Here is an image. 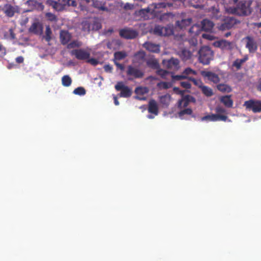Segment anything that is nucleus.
<instances>
[{
  "label": "nucleus",
  "mask_w": 261,
  "mask_h": 261,
  "mask_svg": "<svg viewBox=\"0 0 261 261\" xmlns=\"http://www.w3.org/2000/svg\"><path fill=\"white\" fill-rule=\"evenodd\" d=\"M251 0L241 1L239 3L236 7L229 8L227 9L228 13L236 14L239 15H248L251 12Z\"/></svg>",
  "instance_id": "nucleus-1"
},
{
  "label": "nucleus",
  "mask_w": 261,
  "mask_h": 261,
  "mask_svg": "<svg viewBox=\"0 0 261 261\" xmlns=\"http://www.w3.org/2000/svg\"><path fill=\"white\" fill-rule=\"evenodd\" d=\"M166 6V4L164 3L153 4L146 9L140 10L138 12V14L144 19H148L153 17L156 13L158 12L156 10L157 9L165 8Z\"/></svg>",
  "instance_id": "nucleus-2"
},
{
  "label": "nucleus",
  "mask_w": 261,
  "mask_h": 261,
  "mask_svg": "<svg viewBox=\"0 0 261 261\" xmlns=\"http://www.w3.org/2000/svg\"><path fill=\"white\" fill-rule=\"evenodd\" d=\"M199 61L203 64H208L213 59V53L208 46H203L198 51Z\"/></svg>",
  "instance_id": "nucleus-3"
},
{
  "label": "nucleus",
  "mask_w": 261,
  "mask_h": 261,
  "mask_svg": "<svg viewBox=\"0 0 261 261\" xmlns=\"http://www.w3.org/2000/svg\"><path fill=\"white\" fill-rule=\"evenodd\" d=\"M245 42V47L248 49L249 53H254L258 48V45L255 39L250 36H248L244 38Z\"/></svg>",
  "instance_id": "nucleus-4"
},
{
  "label": "nucleus",
  "mask_w": 261,
  "mask_h": 261,
  "mask_svg": "<svg viewBox=\"0 0 261 261\" xmlns=\"http://www.w3.org/2000/svg\"><path fill=\"white\" fill-rule=\"evenodd\" d=\"M213 44L215 47H219L223 50H231L235 47L234 42L228 41L225 39L215 41Z\"/></svg>",
  "instance_id": "nucleus-5"
},
{
  "label": "nucleus",
  "mask_w": 261,
  "mask_h": 261,
  "mask_svg": "<svg viewBox=\"0 0 261 261\" xmlns=\"http://www.w3.org/2000/svg\"><path fill=\"white\" fill-rule=\"evenodd\" d=\"M247 110L252 111L254 113L261 112V101L249 100L246 101L244 103Z\"/></svg>",
  "instance_id": "nucleus-6"
},
{
  "label": "nucleus",
  "mask_w": 261,
  "mask_h": 261,
  "mask_svg": "<svg viewBox=\"0 0 261 261\" xmlns=\"http://www.w3.org/2000/svg\"><path fill=\"white\" fill-rule=\"evenodd\" d=\"M117 91H120V93L119 95L122 97H129L131 96L132 90L128 87L125 86L122 82H118L115 86Z\"/></svg>",
  "instance_id": "nucleus-7"
},
{
  "label": "nucleus",
  "mask_w": 261,
  "mask_h": 261,
  "mask_svg": "<svg viewBox=\"0 0 261 261\" xmlns=\"http://www.w3.org/2000/svg\"><path fill=\"white\" fill-rule=\"evenodd\" d=\"M154 33L160 36H169L173 34V28L171 26L156 25L154 29Z\"/></svg>",
  "instance_id": "nucleus-8"
},
{
  "label": "nucleus",
  "mask_w": 261,
  "mask_h": 261,
  "mask_svg": "<svg viewBox=\"0 0 261 261\" xmlns=\"http://www.w3.org/2000/svg\"><path fill=\"white\" fill-rule=\"evenodd\" d=\"M201 31L202 30L200 24H196L192 26L189 31V33L191 36L193 38L189 41L190 44L194 46L197 44V40L195 39L194 37L199 35Z\"/></svg>",
  "instance_id": "nucleus-9"
},
{
  "label": "nucleus",
  "mask_w": 261,
  "mask_h": 261,
  "mask_svg": "<svg viewBox=\"0 0 261 261\" xmlns=\"http://www.w3.org/2000/svg\"><path fill=\"white\" fill-rule=\"evenodd\" d=\"M72 55L75 56L76 59L78 60H87L90 58V53L89 51H88L84 49H74L71 51Z\"/></svg>",
  "instance_id": "nucleus-10"
},
{
  "label": "nucleus",
  "mask_w": 261,
  "mask_h": 261,
  "mask_svg": "<svg viewBox=\"0 0 261 261\" xmlns=\"http://www.w3.org/2000/svg\"><path fill=\"white\" fill-rule=\"evenodd\" d=\"M119 35L121 37L127 39H132L136 38L138 35L137 32L132 29L125 28L119 31Z\"/></svg>",
  "instance_id": "nucleus-11"
},
{
  "label": "nucleus",
  "mask_w": 261,
  "mask_h": 261,
  "mask_svg": "<svg viewBox=\"0 0 261 261\" xmlns=\"http://www.w3.org/2000/svg\"><path fill=\"white\" fill-rule=\"evenodd\" d=\"M196 73L197 72L196 71L190 68H187L184 70L181 75L172 76V79L173 81H179L184 79L188 78V76L189 75H195Z\"/></svg>",
  "instance_id": "nucleus-12"
},
{
  "label": "nucleus",
  "mask_w": 261,
  "mask_h": 261,
  "mask_svg": "<svg viewBox=\"0 0 261 261\" xmlns=\"http://www.w3.org/2000/svg\"><path fill=\"white\" fill-rule=\"evenodd\" d=\"M227 116L225 115H221L220 114H212L206 115L204 117H203L201 118L202 121H226L227 119Z\"/></svg>",
  "instance_id": "nucleus-13"
},
{
  "label": "nucleus",
  "mask_w": 261,
  "mask_h": 261,
  "mask_svg": "<svg viewBox=\"0 0 261 261\" xmlns=\"http://www.w3.org/2000/svg\"><path fill=\"white\" fill-rule=\"evenodd\" d=\"M163 64L165 67L170 69H177L178 68L179 60L172 58L169 60H164Z\"/></svg>",
  "instance_id": "nucleus-14"
},
{
  "label": "nucleus",
  "mask_w": 261,
  "mask_h": 261,
  "mask_svg": "<svg viewBox=\"0 0 261 261\" xmlns=\"http://www.w3.org/2000/svg\"><path fill=\"white\" fill-rule=\"evenodd\" d=\"M126 73L128 75L132 76L135 78H140L143 76V72L138 68L129 66L127 67Z\"/></svg>",
  "instance_id": "nucleus-15"
},
{
  "label": "nucleus",
  "mask_w": 261,
  "mask_h": 261,
  "mask_svg": "<svg viewBox=\"0 0 261 261\" xmlns=\"http://www.w3.org/2000/svg\"><path fill=\"white\" fill-rule=\"evenodd\" d=\"M201 75L203 77L207 78L209 81L214 83H218L220 81V78L219 76L214 72L211 71H203L201 72Z\"/></svg>",
  "instance_id": "nucleus-16"
},
{
  "label": "nucleus",
  "mask_w": 261,
  "mask_h": 261,
  "mask_svg": "<svg viewBox=\"0 0 261 261\" xmlns=\"http://www.w3.org/2000/svg\"><path fill=\"white\" fill-rule=\"evenodd\" d=\"M26 4L30 7L32 10L36 9L39 11H42L44 9V6L42 4L36 0H28Z\"/></svg>",
  "instance_id": "nucleus-17"
},
{
  "label": "nucleus",
  "mask_w": 261,
  "mask_h": 261,
  "mask_svg": "<svg viewBox=\"0 0 261 261\" xmlns=\"http://www.w3.org/2000/svg\"><path fill=\"white\" fill-rule=\"evenodd\" d=\"M60 38L62 44H67L71 39V35L67 31L61 30Z\"/></svg>",
  "instance_id": "nucleus-18"
},
{
  "label": "nucleus",
  "mask_w": 261,
  "mask_h": 261,
  "mask_svg": "<svg viewBox=\"0 0 261 261\" xmlns=\"http://www.w3.org/2000/svg\"><path fill=\"white\" fill-rule=\"evenodd\" d=\"M143 47L150 52L157 53L160 51V45L151 42H145L143 44Z\"/></svg>",
  "instance_id": "nucleus-19"
},
{
  "label": "nucleus",
  "mask_w": 261,
  "mask_h": 261,
  "mask_svg": "<svg viewBox=\"0 0 261 261\" xmlns=\"http://www.w3.org/2000/svg\"><path fill=\"white\" fill-rule=\"evenodd\" d=\"M214 23L211 20L205 19L201 22L200 26L202 31L210 32L214 27Z\"/></svg>",
  "instance_id": "nucleus-20"
},
{
  "label": "nucleus",
  "mask_w": 261,
  "mask_h": 261,
  "mask_svg": "<svg viewBox=\"0 0 261 261\" xmlns=\"http://www.w3.org/2000/svg\"><path fill=\"white\" fill-rule=\"evenodd\" d=\"M43 30L42 26L39 22H34L29 29L31 33L35 34L40 35L42 33Z\"/></svg>",
  "instance_id": "nucleus-21"
},
{
  "label": "nucleus",
  "mask_w": 261,
  "mask_h": 261,
  "mask_svg": "<svg viewBox=\"0 0 261 261\" xmlns=\"http://www.w3.org/2000/svg\"><path fill=\"white\" fill-rule=\"evenodd\" d=\"M18 11L17 7H14L10 5H6L4 8L5 14L8 17H12Z\"/></svg>",
  "instance_id": "nucleus-22"
},
{
  "label": "nucleus",
  "mask_w": 261,
  "mask_h": 261,
  "mask_svg": "<svg viewBox=\"0 0 261 261\" xmlns=\"http://www.w3.org/2000/svg\"><path fill=\"white\" fill-rule=\"evenodd\" d=\"M148 110L149 113L154 115V116L158 115V106L156 102L154 100H151L149 101Z\"/></svg>",
  "instance_id": "nucleus-23"
},
{
  "label": "nucleus",
  "mask_w": 261,
  "mask_h": 261,
  "mask_svg": "<svg viewBox=\"0 0 261 261\" xmlns=\"http://www.w3.org/2000/svg\"><path fill=\"white\" fill-rule=\"evenodd\" d=\"M248 59L247 56H245L242 59H237L233 63L232 66L236 68L237 70L240 69L242 65Z\"/></svg>",
  "instance_id": "nucleus-24"
},
{
  "label": "nucleus",
  "mask_w": 261,
  "mask_h": 261,
  "mask_svg": "<svg viewBox=\"0 0 261 261\" xmlns=\"http://www.w3.org/2000/svg\"><path fill=\"white\" fill-rule=\"evenodd\" d=\"M192 22V19L188 18L187 19H183L181 21H177L176 25L181 29L185 28L186 27L189 25Z\"/></svg>",
  "instance_id": "nucleus-25"
},
{
  "label": "nucleus",
  "mask_w": 261,
  "mask_h": 261,
  "mask_svg": "<svg viewBox=\"0 0 261 261\" xmlns=\"http://www.w3.org/2000/svg\"><path fill=\"white\" fill-rule=\"evenodd\" d=\"M179 55L183 60L187 61L191 58L192 54L189 50L183 49L179 52Z\"/></svg>",
  "instance_id": "nucleus-26"
},
{
  "label": "nucleus",
  "mask_w": 261,
  "mask_h": 261,
  "mask_svg": "<svg viewBox=\"0 0 261 261\" xmlns=\"http://www.w3.org/2000/svg\"><path fill=\"white\" fill-rule=\"evenodd\" d=\"M221 101L227 107L230 108L232 106L233 101L228 95L223 96L221 98Z\"/></svg>",
  "instance_id": "nucleus-27"
},
{
  "label": "nucleus",
  "mask_w": 261,
  "mask_h": 261,
  "mask_svg": "<svg viewBox=\"0 0 261 261\" xmlns=\"http://www.w3.org/2000/svg\"><path fill=\"white\" fill-rule=\"evenodd\" d=\"M161 103H162L164 107H167L170 102V96L166 94L161 96L160 98Z\"/></svg>",
  "instance_id": "nucleus-28"
},
{
  "label": "nucleus",
  "mask_w": 261,
  "mask_h": 261,
  "mask_svg": "<svg viewBox=\"0 0 261 261\" xmlns=\"http://www.w3.org/2000/svg\"><path fill=\"white\" fill-rule=\"evenodd\" d=\"M81 25L82 31L87 33L91 31L90 20H86L83 21Z\"/></svg>",
  "instance_id": "nucleus-29"
},
{
  "label": "nucleus",
  "mask_w": 261,
  "mask_h": 261,
  "mask_svg": "<svg viewBox=\"0 0 261 261\" xmlns=\"http://www.w3.org/2000/svg\"><path fill=\"white\" fill-rule=\"evenodd\" d=\"M157 74L161 76L163 79H167L168 77L172 76H174L172 74H171L170 72L167 71L166 70H163L161 69H158L156 71Z\"/></svg>",
  "instance_id": "nucleus-30"
},
{
  "label": "nucleus",
  "mask_w": 261,
  "mask_h": 261,
  "mask_svg": "<svg viewBox=\"0 0 261 261\" xmlns=\"http://www.w3.org/2000/svg\"><path fill=\"white\" fill-rule=\"evenodd\" d=\"M61 81L62 85L64 87H69L72 83V79L68 75H64Z\"/></svg>",
  "instance_id": "nucleus-31"
},
{
  "label": "nucleus",
  "mask_w": 261,
  "mask_h": 261,
  "mask_svg": "<svg viewBox=\"0 0 261 261\" xmlns=\"http://www.w3.org/2000/svg\"><path fill=\"white\" fill-rule=\"evenodd\" d=\"M91 31H96L101 28V24L96 19L90 20Z\"/></svg>",
  "instance_id": "nucleus-32"
},
{
  "label": "nucleus",
  "mask_w": 261,
  "mask_h": 261,
  "mask_svg": "<svg viewBox=\"0 0 261 261\" xmlns=\"http://www.w3.org/2000/svg\"><path fill=\"white\" fill-rule=\"evenodd\" d=\"M47 4L51 6L54 9L57 11H60L62 9L63 7L58 3L52 0H47Z\"/></svg>",
  "instance_id": "nucleus-33"
},
{
  "label": "nucleus",
  "mask_w": 261,
  "mask_h": 261,
  "mask_svg": "<svg viewBox=\"0 0 261 261\" xmlns=\"http://www.w3.org/2000/svg\"><path fill=\"white\" fill-rule=\"evenodd\" d=\"M224 22H225L226 28L229 29L231 28L237 23L236 20L232 17L226 18L224 20Z\"/></svg>",
  "instance_id": "nucleus-34"
},
{
  "label": "nucleus",
  "mask_w": 261,
  "mask_h": 261,
  "mask_svg": "<svg viewBox=\"0 0 261 261\" xmlns=\"http://www.w3.org/2000/svg\"><path fill=\"white\" fill-rule=\"evenodd\" d=\"M83 45L81 41L77 40L72 41L70 43H68L67 46L68 49L74 48L75 47H80Z\"/></svg>",
  "instance_id": "nucleus-35"
},
{
  "label": "nucleus",
  "mask_w": 261,
  "mask_h": 261,
  "mask_svg": "<svg viewBox=\"0 0 261 261\" xmlns=\"http://www.w3.org/2000/svg\"><path fill=\"white\" fill-rule=\"evenodd\" d=\"M217 88L220 91L222 92L229 93L231 91V87L226 84H219L217 86Z\"/></svg>",
  "instance_id": "nucleus-36"
},
{
  "label": "nucleus",
  "mask_w": 261,
  "mask_h": 261,
  "mask_svg": "<svg viewBox=\"0 0 261 261\" xmlns=\"http://www.w3.org/2000/svg\"><path fill=\"white\" fill-rule=\"evenodd\" d=\"M200 89L202 93L206 96H211L213 94V92L211 88L207 86L203 85Z\"/></svg>",
  "instance_id": "nucleus-37"
},
{
  "label": "nucleus",
  "mask_w": 261,
  "mask_h": 261,
  "mask_svg": "<svg viewBox=\"0 0 261 261\" xmlns=\"http://www.w3.org/2000/svg\"><path fill=\"white\" fill-rule=\"evenodd\" d=\"M172 83L171 82H160L158 84L157 86L160 89H167L172 87Z\"/></svg>",
  "instance_id": "nucleus-38"
},
{
  "label": "nucleus",
  "mask_w": 261,
  "mask_h": 261,
  "mask_svg": "<svg viewBox=\"0 0 261 261\" xmlns=\"http://www.w3.org/2000/svg\"><path fill=\"white\" fill-rule=\"evenodd\" d=\"M147 65L154 69H157L159 66V64L158 61L154 59H150L147 61Z\"/></svg>",
  "instance_id": "nucleus-39"
},
{
  "label": "nucleus",
  "mask_w": 261,
  "mask_h": 261,
  "mask_svg": "<svg viewBox=\"0 0 261 261\" xmlns=\"http://www.w3.org/2000/svg\"><path fill=\"white\" fill-rule=\"evenodd\" d=\"M137 95H144L148 92V89L146 87H138L135 90Z\"/></svg>",
  "instance_id": "nucleus-40"
},
{
  "label": "nucleus",
  "mask_w": 261,
  "mask_h": 261,
  "mask_svg": "<svg viewBox=\"0 0 261 261\" xmlns=\"http://www.w3.org/2000/svg\"><path fill=\"white\" fill-rule=\"evenodd\" d=\"M73 93L75 95L82 96L86 94V90L83 87H80L75 89L73 91Z\"/></svg>",
  "instance_id": "nucleus-41"
},
{
  "label": "nucleus",
  "mask_w": 261,
  "mask_h": 261,
  "mask_svg": "<svg viewBox=\"0 0 261 261\" xmlns=\"http://www.w3.org/2000/svg\"><path fill=\"white\" fill-rule=\"evenodd\" d=\"M192 113V110L191 109H185L178 113L179 117L183 119L185 115H191Z\"/></svg>",
  "instance_id": "nucleus-42"
},
{
  "label": "nucleus",
  "mask_w": 261,
  "mask_h": 261,
  "mask_svg": "<svg viewBox=\"0 0 261 261\" xmlns=\"http://www.w3.org/2000/svg\"><path fill=\"white\" fill-rule=\"evenodd\" d=\"M126 56V54L123 51H117L114 54V57L116 60H120Z\"/></svg>",
  "instance_id": "nucleus-43"
},
{
  "label": "nucleus",
  "mask_w": 261,
  "mask_h": 261,
  "mask_svg": "<svg viewBox=\"0 0 261 261\" xmlns=\"http://www.w3.org/2000/svg\"><path fill=\"white\" fill-rule=\"evenodd\" d=\"M135 57L138 61L141 62L145 59V53L143 51H140L135 55Z\"/></svg>",
  "instance_id": "nucleus-44"
},
{
  "label": "nucleus",
  "mask_w": 261,
  "mask_h": 261,
  "mask_svg": "<svg viewBox=\"0 0 261 261\" xmlns=\"http://www.w3.org/2000/svg\"><path fill=\"white\" fill-rule=\"evenodd\" d=\"M189 104L188 100L186 98H184L178 101V107L183 108L186 107Z\"/></svg>",
  "instance_id": "nucleus-45"
},
{
  "label": "nucleus",
  "mask_w": 261,
  "mask_h": 261,
  "mask_svg": "<svg viewBox=\"0 0 261 261\" xmlns=\"http://www.w3.org/2000/svg\"><path fill=\"white\" fill-rule=\"evenodd\" d=\"M62 2L65 6L76 7V2L74 0H62Z\"/></svg>",
  "instance_id": "nucleus-46"
},
{
  "label": "nucleus",
  "mask_w": 261,
  "mask_h": 261,
  "mask_svg": "<svg viewBox=\"0 0 261 261\" xmlns=\"http://www.w3.org/2000/svg\"><path fill=\"white\" fill-rule=\"evenodd\" d=\"M51 31L49 26L46 27L45 39L47 41H49L51 39Z\"/></svg>",
  "instance_id": "nucleus-47"
},
{
  "label": "nucleus",
  "mask_w": 261,
  "mask_h": 261,
  "mask_svg": "<svg viewBox=\"0 0 261 261\" xmlns=\"http://www.w3.org/2000/svg\"><path fill=\"white\" fill-rule=\"evenodd\" d=\"M189 79L190 81L193 82V83L194 84V85H195L197 87H199L200 88H201L202 87V86H203V83H202V82L200 80H196V79H195L194 78H191V77H189Z\"/></svg>",
  "instance_id": "nucleus-48"
},
{
  "label": "nucleus",
  "mask_w": 261,
  "mask_h": 261,
  "mask_svg": "<svg viewBox=\"0 0 261 261\" xmlns=\"http://www.w3.org/2000/svg\"><path fill=\"white\" fill-rule=\"evenodd\" d=\"M220 14H219V10L215 8L214 7L212 8V17L215 19H218Z\"/></svg>",
  "instance_id": "nucleus-49"
},
{
  "label": "nucleus",
  "mask_w": 261,
  "mask_h": 261,
  "mask_svg": "<svg viewBox=\"0 0 261 261\" xmlns=\"http://www.w3.org/2000/svg\"><path fill=\"white\" fill-rule=\"evenodd\" d=\"M87 62L92 65H96L98 63V60L94 58H89L87 59Z\"/></svg>",
  "instance_id": "nucleus-50"
},
{
  "label": "nucleus",
  "mask_w": 261,
  "mask_h": 261,
  "mask_svg": "<svg viewBox=\"0 0 261 261\" xmlns=\"http://www.w3.org/2000/svg\"><path fill=\"white\" fill-rule=\"evenodd\" d=\"M180 85L184 88L188 89L191 88V84L189 82H180Z\"/></svg>",
  "instance_id": "nucleus-51"
},
{
  "label": "nucleus",
  "mask_w": 261,
  "mask_h": 261,
  "mask_svg": "<svg viewBox=\"0 0 261 261\" xmlns=\"http://www.w3.org/2000/svg\"><path fill=\"white\" fill-rule=\"evenodd\" d=\"M216 111L218 113L217 114H220L221 113H225L226 111L221 107H217L216 108Z\"/></svg>",
  "instance_id": "nucleus-52"
},
{
  "label": "nucleus",
  "mask_w": 261,
  "mask_h": 261,
  "mask_svg": "<svg viewBox=\"0 0 261 261\" xmlns=\"http://www.w3.org/2000/svg\"><path fill=\"white\" fill-rule=\"evenodd\" d=\"M105 71L107 72H112L113 68L110 65H106L103 67Z\"/></svg>",
  "instance_id": "nucleus-53"
},
{
  "label": "nucleus",
  "mask_w": 261,
  "mask_h": 261,
  "mask_svg": "<svg viewBox=\"0 0 261 261\" xmlns=\"http://www.w3.org/2000/svg\"><path fill=\"white\" fill-rule=\"evenodd\" d=\"M218 28L219 30L222 31L229 29V28H226L225 22L224 21L218 27Z\"/></svg>",
  "instance_id": "nucleus-54"
},
{
  "label": "nucleus",
  "mask_w": 261,
  "mask_h": 261,
  "mask_svg": "<svg viewBox=\"0 0 261 261\" xmlns=\"http://www.w3.org/2000/svg\"><path fill=\"white\" fill-rule=\"evenodd\" d=\"M135 98L140 100H144L146 99V97L144 96V95H137Z\"/></svg>",
  "instance_id": "nucleus-55"
},
{
  "label": "nucleus",
  "mask_w": 261,
  "mask_h": 261,
  "mask_svg": "<svg viewBox=\"0 0 261 261\" xmlns=\"http://www.w3.org/2000/svg\"><path fill=\"white\" fill-rule=\"evenodd\" d=\"M171 15H172L171 13H165L161 16V19L162 20H163V19H166L167 17L170 16Z\"/></svg>",
  "instance_id": "nucleus-56"
},
{
  "label": "nucleus",
  "mask_w": 261,
  "mask_h": 261,
  "mask_svg": "<svg viewBox=\"0 0 261 261\" xmlns=\"http://www.w3.org/2000/svg\"><path fill=\"white\" fill-rule=\"evenodd\" d=\"M16 61L18 63H21L23 62V58L22 56H19L16 58Z\"/></svg>",
  "instance_id": "nucleus-57"
},
{
  "label": "nucleus",
  "mask_w": 261,
  "mask_h": 261,
  "mask_svg": "<svg viewBox=\"0 0 261 261\" xmlns=\"http://www.w3.org/2000/svg\"><path fill=\"white\" fill-rule=\"evenodd\" d=\"M115 63L116 65L117 66V67L118 68H119L121 70H123L124 69V66L123 65L119 64L116 62H115Z\"/></svg>",
  "instance_id": "nucleus-58"
},
{
  "label": "nucleus",
  "mask_w": 261,
  "mask_h": 261,
  "mask_svg": "<svg viewBox=\"0 0 261 261\" xmlns=\"http://www.w3.org/2000/svg\"><path fill=\"white\" fill-rule=\"evenodd\" d=\"M113 98L114 100L115 105L116 106L119 105V101H118L117 97L116 96H114Z\"/></svg>",
  "instance_id": "nucleus-59"
},
{
  "label": "nucleus",
  "mask_w": 261,
  "mask_h": 261,
  "mask_svg": "<svg viewBox=\"0 0 261 261\" xmlns=\"http://www.w3.org/2000/svg\"><path fill=\"white\" fill-rule=\"evenodd\" d=\"M202 37H203V38H207V39H208L210 40L212 39L211 36L210 35L203 34H202Z\"/></svg>",
  "instance_id": "nucleus-60"
},
{
  "label": "nucleus",
  "mask_w": 261,
  "mask_h": 261,
  "mask_svg": "<svg viewBox=\"0 0 261 261\" xmlns=\"http://www.w3.org/2000/svg\"><path fill=\"white\" fill-rule=\"evenodd\" d=\"M47 16L48 17H50V19H54L55 18V16L54 15L51 14V13H47Z\"/></svg>",
  "instance_id": "nucleus-61"
},
{
  "label": "nucleus",
  "mask_w": 261,
  "mask_h": 261,
  "mask_svg": "<svg viewBox=\"0 0 261 261\" xmlns=\"http://www.w3.org/2000/svg\"><path fill=\"white\" fill-rule=\"evenodd\" d=\"M99 9L102 11H108V9L107 8L105 7V6H101L99 8Z\"/></svg>",
  "instance_id": "nucleus-62"
},
{
  "label": "nucleus",
  "mask_w": 261,
  "mask_h": 261,
  "mask_svg": "<svg viewBox=\"0 0 261 261\" xmlns=\"http://www.w3.org/2000/svg\"><path fill=\"white\" fill-rule=\"evenodd\" d=\"M147 117L148 118V119H153L154 118V116H153L152 114H149V115H148Z\"/></svg>",
  "instance_id": "nucleus-63"
},
{
  "label": "nucleus",
  "mask_w": 261,
  "mask_h": 261,
  "mask_svg": "<svg viewBox=\"0 0 261 261\" xmlns=\"http://www.w3.org/2000/svg\"><path fill=\"white\" fill-rule=\"evenodd\" d=\"M258 89L261 91V79H260L259 81V84H258Z\"/></svg>",
  "instance_id": "nucleus-64"
}]
</instances>
